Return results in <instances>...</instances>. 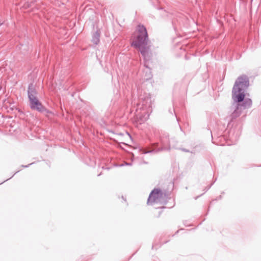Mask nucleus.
<instances>
[{
  "label": "nucleus",
  "mask_w": 261,
  "mask_h": 261,
  "mask_svg": "<svg viewBox=\"0 0 261 261\" xmlns=\"http://www.w3.org/2000/svg\"><path fill=\"white\" fill-rule=\"evenodd\" d=\"M147 43V34L145 28L143 25H138L136 36L133 39L132 45L138 48L145 61L150 59L149 48L146 47Z\"/></svg>",
  "instance_id": "1"
},
{
  "label": "nucleus",
  "mask_w": 261,
  "mask_h": 261,
  "mask_svg": "<svg viewBox=\"0 0 261 261\" xmlns=\"http://www.w3.org/2000/svg\"><path fill=\"white\" fill-rule=\"evenodd\" d=\"M249 86V82L247 76L242 75L239 76L237 79L232 89L233 99L238 102L243 101L246 95L245 92Z\"/></svg>",
  "instance_id": "2"
},
{
  "label": "nucleus",
  "mask_w": 261,
  "mask_h": 261,
  "mask_svg": "<svg viewBox=\"0 0 261 261\" xmlns=\"http://www.w3.org/2000/svg\"><path fill=\"white\" fill-rule=\"evenodd\" d=\"M151 100L150 97H147L142 101V103L137 105L136 109V117L141 121H145L148 119L151 109Z\"/></svg>",
  "instance_id": "3"
},
{
  "label": "nucleus",
  "mask_w": 261,
  "mask_h": 261,
  "mask_svg": "<svg viewBox=\"0 0 261 261\" xmlns=\"http://www.w3.org/2000/svg\"><path fill=\"white\" fill-rule=\"evenodd\" d=\"M28 96L30 101L31 108L32 109L41 111L43 109V107L36 97L35 91H34L33 89L31 88L30 86L29 87Z\"/></svg>",
  "instance_id": "4"
},
{
  "label": "nucleus",
  "mask_w": 261,
  "mask_h": 261,
  "mask_svg": "<svg viewBox=\"0 0 261 261\" xmlns=\"http://www.w3.org/2000/svg\"><path fill=\"white\" fill-rule=\"evenodd\" d=\"M162 196V193L160 190L158 189H154L149 195L147 200V204H151L154 202H160Z\"/></svg>",
  "instance_id": "5"
},
{
  "label": "nucleus",
  "mask_w": 261,
  "mask_h": 261,
  "mask_svg": "<svg viewBox=\"0 0 261 261\" xmlns=\"http://www.w3.org/2000/svg\"><path fill=\"white\" fill-rule=\"evenodd\" d=\"M99 34L98 32H95L92 37V42L95 44H97L99 41Z\"/></svg>",
  "instance_id": "6"
},
{
  "label": "nucleus",
  "mask_w": 261,
  "mask_h": 261,
  "mask_svg": "<svg viewBox=\"0 0 261 261\" xmlns=\"http://www.w3.org/2000/svg\"><path fill=\"white\" fill-rule=\"evenodd\" d=\"M252 101L250 99H246L243 103V106L245 108H249L251 106Z\"/></svg>",
  "instance_id": "7"
},
{
  "label": "nucleus",
  "mask_w": 261,
  "mask_h": 261,
  "mask_svg": "<svg viewBox=\"0 0 261 261\" xmlns=\"http://www.w3.org/2000/svg\"><path fill=\"white\" fill-rule=\"evenodd\" d=\"M240 106V105L238 104L237 109L235 110V111L232 114L233 117H237L240 115V112H238Z\"/></svg>",
  "instance_id": "8"
},
{
  "label": "nucleus",
  "mask_w": 261,
  "mask_h": 261,
  "mask_svg": "<svg viewBox=\"0 0 261 261\" xmlns=\"http://www.w3.org/2000/svg\"><path fill=\"white\" fill-rule=\"evenodd\" d=\"M166 149H168V148L167 147H166L163 144V147L161 149V150H166Z\"/></svg>",
  "instance_id": "9"
},
{
  "label": "nucleus",
  "mask_w": 261,
  "mask_h": 261,
  "mask_svg": "<svg viewBox=\"0 0 261 261\" xmlns=\"http://www.w3.org/2000/svg\"><path fill=\"white\" fill-rule=\"evenodd\" d=\"M151 76V74H149L147 76V77H146V79H148L149 78H150V77Z\"/></svg>",
  "instance_id": "10"
},
{
  "label": "nucleus",
  "mask_w": 261,
  "mask_h": 261,
  "mask_svg": "<svg viewBox=\"0 0 261 261\" xmlns=\"http://www.w3.org/2000/svg\"><path fill=\"white\" fill-rule=\"evenodd\" d=\"M149 152H150V151H144L143 153H147Z\"/></svg>",
  "instance_id": "11"
},
{
  "label": "nucleus",
  "mask_w": 261,
  "mask_h": 261,
  "mask_svg": "<svg viewBox=\"0 0 261 261\" xmlns=\"http://www.w3.org/2000/svg\"><path fill=\"white\" fill-rule=\"evenodd\" d=\"M148 71L150 72V70L149 68H146V72H148Z\"/></svg>",
  "instance_id": "12"
}]
</instances>
